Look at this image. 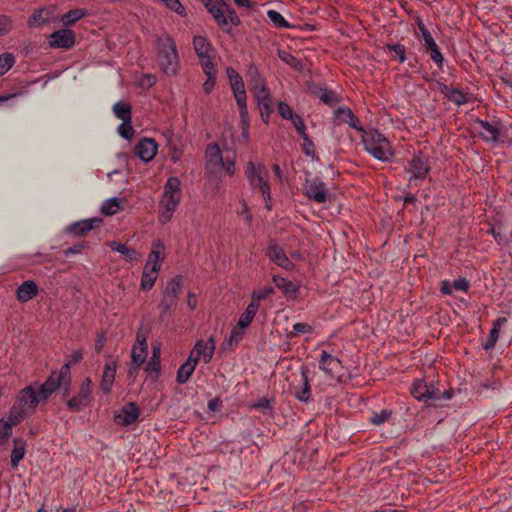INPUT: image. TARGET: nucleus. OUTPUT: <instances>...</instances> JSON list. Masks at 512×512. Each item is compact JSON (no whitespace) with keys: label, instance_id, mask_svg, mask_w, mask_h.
I'll return each instance as SVG.
<instances>
[{"label":"nucleus","instance_id":"obj_2","mask_svg":"<svg viewBox=\"0 0 512 512\" xmlns=\"http://www.w3.org/2000/svg\"><path fill=\"white\" fill-rule=\"evenodd\" d=\"M158 42L157 63L168 76L177 73L179 60L174 40L169 36L160 37Z\"/></svg>","mask_w":512,"mask_h":512},{"label":"nucleus","instance_id":"obj_64","mask_svg":"<svg viewBox=\"0 0 512 512\" xmlns=\"http://www.w3.org/2000/svg\"><path fill=\"white\" fill-rule=\"evenodd\" d=\"M303 139V152L307 156H314L315 154V146L313 141L307 136L302 137Z\"/></svg>","mask_w":512,"mask_h":512},{"label":"nucleus","instance_id":"obj_41","mask_svg":"<svg viewBox=\"0 0 512 512\" xmlns=\"http://www.w3.org/2000/svg\"><path fill=\"white\" fill-rule=\"evenodd\" d=\"M251 87L255 97L268 93L264 80L256 72L251 77Z\"/></svg>","mask_w":512,"mask_h":512},{"label":"nucleus","instance_id":"obj_57","mask_svg":"<svg viewBox=\"0 0 512 512\" xmlns=\"http://www.w3.org/2000/svg\"><path fill=\"white\" fill-rule=\"evenodd\" d=\"M274 292L272 287H264L258 291L252 293L251 302L259 303L260 300L265 299Z\"/></svg>","mask_w":512,"mask_h":512},{"label":"nucleus","instance_id":"obj_34","mask_svg":"<svg viewBox=\"0 0 512 512\" xmlns=\"http://www.w3.org/2000/svg\"><path fill=\"white\" fill-rule=\"evenodd\" d=\"M158 272L159 270L155 268L145 267L141 278V288L144 290L151 289L157 279Z\"/></svg>","mask_w":512,"mask_h":512},{"label":"nucleus","instance_id":"obj_63","mask_svg":"<svg viewBox=\"0 0 512 512\" xmlns=\"http://www.w3.org/2000/svg\"><path fill=\"white\" fill-rule=\"evenodd\" d=\"M148 331L140 328L136 335V344L134 346L143 347L147 349Z\"/></svg>","mask_w":512,"mask_h":512},{"label":"nucleus","instance_id":"obj_35","mask_svg":"<svg viewBox=\"0 0 512 512\" xmlns=\"http://www.w3.org/2000/svg\"><path fill=\"white\" fill-rule=\"evenodd\" d=\"M86 15H88L86 9H73L65 13L62 16L61 21L65 26H71Z\"/></svg>","mask_w":512,"mask_h":512},{"label":"nucleus","instance_id":"obj_3","mask_svg":"<svg viewBox=\"0 0 512 512\" xmlns=\"http://www.w3.org/2000/svg\"><path fill=\"white\" fill-rule=\"evenodd\" d=\"M71 388V374L69 364H64L59 371H53L47 380L40 386L38 395L40 399L47 400L57 389L62 390L63 395L69 394Z\"/></svg>","mask_w":512,"mask_h":512},{"label":"nucleus","instance_id":"obj_14","mask_svg":"<svg viewBox=\"0 0 512 512\" xmlns=\"http://www.w3.org/2000/svg\"><path fill=\"white\" fill-rule=\"evenodd\" d=\"M49 43L53 48L69 49L75 43V34L68 29L56 31L51 34Z\"/></svg>","mask_w":512,"mask_h":512},{"label":"nucleus","instance_id":"obj_20","mask_svg":"<svg viewBox=\"0 0 512 512\" xmlns=\"http://www.w3.org/2000/svg\"><path fill=\"white\" fill-rule=\"evenodd\" d=\"M116 370H117V363L115 360H111L110 362H107L104 366L100 386H101V389L105 393H109L111 391V388H112L114 380H115Z\"/></svg>","mask_w":512,"mask_h":512},{"label":"nucleus","instance_id":"obj_52","mask_svg":"<svg viewBox=\"0 0 512 512\" xmlns=\"http://www.w3.org/2000/svg\"><path fill=\"white\" fill-rule=\"evenodd\" d=\"M278 56L283 62L290 65L291 67L295 69L301 68L300 61L293 55L289 54L288 52L280 50L278 51Z\"/></svg>","mask_w":512,"mask_h":512},{"label":"nucleus","instance_id":"obj_36","mask_svg":"<svg viewBox=\"0 0 512 512\" xmlns=\"http://www.w3.org/2000/svg\"><path fill=\"white\" fill-rule=\"evenodd\" d=\"M182 279L175 277L169 280L165 286L163 294L172 297L178 301V296L181 292Z\"/></svg>","mask_w":512,"mask_h":512},{"label":"nucleus","instance_id":"obj_43","mask_svg":"<svg viewBox=\"0 0 512 512\" xmlns=\"http://www.w3.org/2000/svg\"><path fill=\"white\" fill-rule=\"evenodd\" d=\"M313 93L317 94L320 100L327 105H334L339 101L337 94L333 91L319 88L318 91H313Z\"/></svg>","mask_w":512,"mask_h":512},{"label":"nucleus","instance_id":"obj_37","mask_svg":"<svg viewBox=\"0 0 512 512\" xmlns=\"http://www.w3.org/2000/svg\"><path fill=\"white\" fill-rule=\"evenodd\" d=\"M177 302L178 301L176 299L163 294V297L159 303L160 320H165L166 315L169 314L176 307Z\"/></svg>","mask_w":512,"mask_h":512},{"label":"nucleus","instance_id":"obj_12","mask_svg":"<svg viewBox=\"0 0 512 512\" xmlns=\"http://www.w3.org/2000/svg\"><path fill=\"white\" fill-rule=\"evenodd\" d=\"M411 393L418 400H439L441 398L439 391L435 389L433 385H428L421 380H417L413 383Z\"/></svg>","mask_w":512,"mask_h":512},{"label":"nucleus","instance_id":"obj_59","mask_svg":"<svg viewBox=\"0 0 512 512\" xmlns=\"http://www.w3.org/2000/svg\"><path fill=\"white\" fill-rule=\"evenodd\" d=\"M311 330H312V327L310 325H308L307 323H296L293 325V331L290 332L289 336L294 337L299 334L310 333Z\"/></svg>","mask_w":512,"mask_h":512},{"label":"nucleus","instance_id":"obj_51","mask_svg":"<svg viewBox=\"0 0 512 512\" xmlns=\"http://www.w3.org/2000/svg\"><path fill=\"white\" fill-rule=\"evenodd\" d=\"M268 18L270 19V21L277 27H280V28H286V27H289L287 21L284 19V17L277 11L275 10H269L268 13Z\"/></svg>","mask_w":512,"mask_h":512},{"label":"nucleus","instance_id":"obj_15","mask_svg":"<svg viewBox=\"0 0 512 512\" xmlns=\"http://www.w3.org/2000/svg\"><path fill=\"white\" fill-rule=\"evenodd\" d=\"M102 223L103 221L101 218H90L81 220L71 224L68 227V232L74 234L75 236L83 237L94 228L100 227Z\"/></svg>","mask_w":512,"mask_h":512},{"label":"nucleus","instance_id":"obj_40","mask_svg":"<svg viewBox=\"0 0 512 512\" xmlns=\"http://www.w3.org/2000/svg\"><path fill=\"white\" fill-rule=\"evenodd\" d=\"M195 370V366L191 365V363L185 362L180 366V368L177 371V382L180 384L186 383L192 373Z\"/></svg>","mask_w":512,"mask_h":512},{"label":"nucleus","instance_id":"obj_24","mask_svg":"<svg viewBox=\"0 0 512 512\" xmlns=\"http://www.w3.org/2000/svg\"><path fill=\"white\" fill-rule=\"evenodd\" d=\"M307 369L301 370V385L294 387L295 397L302 402H307L311 397V388L308 379Z\"/></svg>","mask_w":512,"mask_h":512},{"label":"nucleus","instance_id":"obj_54","mask_svg":"<svg viewBox=\"0 0 512 512\" xmlns=\"http://www.w3.org/2000/svg\"><path fill=\"white\" fill-rule=\"evenodd\" d=\"M18 423H12L10 418L8 417V421L5 422L3 420L0 421V440L5 441L12 433V426L17 425Z\"/></svg>","mask_w":512,"mask_h":512},{"label":"nucleus","instance_id":"obj_9","mask_svg":"<svg viewBox=\"0 0 512 512\" xmlns=\"http://www.w3.org/2000/svg\"><path fill=\"white\" fill-rule=\"evenodd\" d=\"M304 194L320 204L325 203L328 199L327 188L318 178L306 180Z\"/></svg>","mask_w":512,"mask_h":512},{"label":"nucleus","instance_id":"obj_5","mask_svg":"<svg viewBox=\"0 0 512 512\" xmlns=\"http://www.w3.org/2000/svg\"><path fill=\"white\" fill-rule=\"evenodd\" d=\"M245 176L249 181V184L252 188H258L262 193V196L266 202V206L268 209H271V206L268 202L271 200L270 186L267 181L268 171L264 165L258 164L256 165L254 162L249 161L245 168Z\"/></svg>","mask_w":512,"mask_h":512},{"label":"nucleus","instance_id":"obj_48","mask_svg":"<svg viewBox=\"0 0 512 512\" xmlns=\"http://www.w3.org/2000/svg\"><path fill=\"white\" fill-rule=\"evenodd\" d=\"M118 132L123 138L130 140L135 133V130L132 126V119L122 121L121 125L118 128Z\"/></svg>","mask_w":512,"mask_h":512},{"label":"nucleus","instance_id":"obj_33","mask_svg":"<svg viewBox=\"0 0 512 512\" xmlns=\"http://www.w3.org/2000/svg\"><path fill=\"white\" fill-rule=\"evenodd\" d=\"M274 284L281 289L286 295H295L298 291V286H296L292 281L281 277V276H273Z\"/></svg>","mask_w":512,"mask_h":512},{"label":"nucleus","instance_id":"obj_45","mask_svg":"<svg viewBox=\"0 0 512 512\" xmlns=\"http://www.w3.org/2000/svg\"><path fill=\"white\" fill-rule=\"evenodd\" d=\"M15 63V57L11 53L0 54V76L8 72Z\"/></svg>","mask_w":512,"mask_h":512},{"label":"nucleus","instance_id":"obj_49","mask_svg":"<svg viewBox=\"0 0 512 512\" xmlns=\"http://www.w3.org/2000/svg\"><path fill=\"white\" fill-rule=\"evenodd\" d=\"M159 357H160V349L158 347H154L152 357L146 367L147 371L156 372V373L159 371V369H160Z\"/></svg>","mask_w":512,"mask_h":512},{"label":"nucleus","instance_id":"obj_53","mask_svg":"<svg viewBox=\"0 0 512 512\" xmlns=\"http://www.w3.org/2000/svg\"><path fill=\"white\" fill-rule=\"evenodd\" d=\"M392 415V410L384 409L379 413H374L371 417V422L374 425H381L388 421Z\"/></svg>","mask_w":512,"mask_h":512},{"label":"nucleus","instance_id":"obj_44","mask_svg":"<svg viewBox=\"0 0 512 512\" xmlns=\"http://www.w3.org/2000/svg\"><path fill=\"white\" fill-rule=\"evenodd\" d=\"M243 330L244 329H240L238 326L235 327L232 330L230 336L223 341V344H222L223 348L226 349L232 345H237L241 341V339L244 335Z\"/></svg>","mask_w":512,"mask_h":512},{"label":"nucleus","instance_id":"obj_18","mask_svg":"<svg viewBox=\"0 0 512 512\" xmlns=\"http://www.w3.org/2000/svg\"><path fill=\"white\" fill-rule=\"evenodd\" d=\"M206 167L210 171H215L224 165V159L220 148L216 144H210L206 149Z\"/></svg>","mask_w":512,"mask_h":512},{"label":"nucleus","instance_id":"obj_46","mask_svg":"<svg viewBox=\"0 0 512 512\" xmlns=\"http://www.w3.org/2000/svg\"><path fill=\"white\" fill-rule=\"evenodd\" d=\"M49 21L48 12L45 9L37 10L29 19V25L40 26Z\"/></svg>","mask_w":512,"mask_h":512},{"label":"nucleus","instance_id":"obj_28","mask_svg":"<svg viewBox=\"0 0 512 512\" xmlns=\"http://www.w3.org/2000/svg\"><path fill=\"white\" fill-rule=\"evenodd\" d=\"M14 447L11 452V465L13 468H17L19 462L24 458L26 451V443L24 440L16 438L13 441Z\"/></svg>","mask_w":512,"mask_h":512},{"label":"nucleus","instance_id":"obj_11","mask_svg":"<svg viewBox=\"0 0 512 512\" xmlns=\"http://www.w3.org/2000/svg\"><path fill=\"white\" fill-rule=\"evenodd\" d=\"M267 256L272 262L283 269L291 270L294 267L293 263L286 256L283 249L274 240H271L269 243Z\"/></svg>","mask_w":512,"mask_h":512},{"label":"nucleus","instance_id":"obj_1","mask_svg":"<svg viewBox=\"0 0 512 512\" xmlns=\"http://www.w3.org/2000/svg\"><path fill=\"white\" fill-rule=\"evenodd\" d=\"M181 200L180 182L177 178L171 177L167 180L163 196L160 202L159 221L167 223L171 220Z\"/></svg>","mask_w":512,"mask_h":512},{"label":"nucleus","instance_id":"obj_56","mask_svg":"<svg viewBox=\"0 0 512 512\" xmlns=\"http://www.w3.org/2000/svg\"><path fill=\"white\" fill-rule=\"evenodd\" d=\"M418 30L424 40L425 46L434 44L435 40L433 39L431 33L426 28L425 24L422 22V20L418 21Z\"/></svg>","mask_w":512,"mask_h":512},{"label":"nucleus","instance_id":"obj_22","mask_svg":"<svg viewBox=\"0 0 512 512\" xmlns=\"http://www.w3.org/2000/svg\"><path fill=\"white\" fill-rule=\"evenodd\" d=\"M138 416L139 411L137 406L134 403H130L116 414L115 420L118 424L130 425L137 420Z\"/></svg>","mask_w":512,"mask_h":512},{"label":"nucleus","instance_id":"obj_6","mask_svg":"<svg viewBox=\"0 0 512 512\" xmlns=\"http://www.w3.org/2000/svg\"><path fill=\"white\" fill-rule=\"evenodd\" d=\"M362 142L365 150L378 160L386 161L393 154L389 141L377 131L365 132Z\"/></svg>","mask_w":512,"mask_h":512},{"label":"nucleus","instance_id":"obj_47","mask_svg":"<svg viewBox=\"0 0 512 512\" xmlns=\"http://www.w3.org/2000/svg\"><path fill=\"white\" fill-rule=\"evenodd\" d=\"M93 389V383L90 378H86L79 389V392L77 393V396H79L82 400L89 402L91 393Z\"/></svg>","mask_w":512,"mask_h":512},{"label":"nucleus","instance_id":"obj_27","mask_svg":"<svg viewBox=\"0 0 512 512\" xmlns=\"http://www.w3.org/2000/svg\"><path fill=\"white\" fill-rule=\"evenodd\" d=\"M258 309L259 303L250 302L238 320V327L240 329H246L253 321V318L256 315Z\"/></svg>","mask_w":512,"mask_h":512},{"label":"nucleus","instance_id":"obj_39","mask_svg":"<svg viewBox=\"0 0 512 512\" xmlns=\"http://www.w3.org/2000/svg\"><path fill=\"white\" fill-rule=\"evenodd\" d=\"M113 112L115 114V116L118 118V119H121L122 121H125V120H131L132 119V116H131V107L129 104L127 103H124V102H117L114 106H113Z\"/></svg>","mask_w":512,"mask_h":512},{"label":"nucleus","instance_id":"obj_61","mask_svg":"<svg viewBox=\"0 0 512 512\" xmlns=\"http://www.w3.org/2000/svg\"><path fill=\"white\" fill-rule=\"evenodd\" d=\"M291 121L301 137L307 136L305 123H304L302 117H300L298 114H296Z\"/></svg>","mask_w":512,"mask_h":512},{"label":"nucleus","instance_id":"obj_31","mask_svg":"<svg viewBox=\"0 0 512 512\" xmlns=\"http://www.w3.org/2000/svg\"><path fill=\"white\" fill-rule=\"evenodd\" d=\"M146 356H147L146 348L133 346L132 351H131L133 367H131L129 369L130 374L134 373L137 370V368L145 362Z\"/></svg>","mask_w":512,"mask_h":512},{"label":"nucleus","instance_id":"obj_62","mask_svg":"<svg viewBox=\"0 0 512 512\" xmlns=\"http://www.w3.org/2000/svg\"><path fill=\"white\" fill-rule=\"evenodd\" d=\"M11 28V19L6 15H0V36L7 34Z\"/></svg>","mask_w":512,"mask_h":512},{"label":"nucleus","instance_id":"obj_30","mask_svg":"<svg viewBox=\"0 0 512 512\" xmlns=\"http://www.w3.org/2000/svg\"><path fill=\"white\" fill-rule=\"evenodd\" d=\"M480 134L486 141L495 142L499 137V130L487 121H479Z\"/></svg>","mask_w":512,"mask_h":512},{"label":"nucleus","instance_id":"obj_19","mask_svg":"<svg viewBox=\"0 0 512 512\" xmlns=\"http://www.w3.org/2000/svg\"><path fill=\"white\" fill-rule=\"evenodd\" d=\"M407 171L411 174L410 181L412 179H424L429 171V167L422 156H415L410 161Z\"/></svg>","mask_w":512,"mask_h":512},{"label":"nucleus","instance_id":"obj_25","mask_svg":"<svg viewBox=\"0 0 512 512\" xmlns=\"http://www.w3.org/2000/svg\"><path fill=\"white\" fill-rule=\"evenodd\" d=\"M335 116L342 122L348 123L352 128L362 131V127L359 126L358 118L353 114L350 108L341 107L335 111Z\"/></svg>","mask_w":512,"mask_h":512},{"label":"nucleus","instance_id":"obj_29","mask_svg":"<svg viewBox=\"0 0 512 512\" xmlns=\"http://www.w3.org/2000/svg\"><path fill=\"white\" fill-rule=\"evenodd\" d=\"M506 321H507V319L505 317H500L494 322V325L490 331L489 337H488L487 341L483 344V348L485 350L492 349L495 346V344L498 340V337H499L500 328L504 323H506Z\"/></svg>","mask_w":512,"mask_h":512},{"label":"nucleus","instance_id":"obj_8","mask_svg":"<svg viewBox=\"0 0 512 512\" xmlns=\"http://www.w3.org/2000/svg\"><path fill=\"white\" fill-rule=\"evenodd\" d=\"M209 12L214 20L221 26H225L228 23L233 25L239 24V18L236 13L220 0L217 1L215 6H209Z\"/></svg>","mask_w":512,"mask_h":512},{"label":"nucleus","instance_id":"obj_13","mask_svg":"<svg viewBox=\"0 0 512 512\" xmlns=\"http://www.w3.org/2000/svg\"><path fill=\"white\" fill-rule=\"evenodd\" d=\"M319 368L330 377H336L342 371V364L337 357L322 351Z\"/></svg>","mask_w":512,"mask_h":512},{"label":"nucleus","instance_id":"obj_10","mask_svg":"<svg viewBox=\"0 0 512 512\" xmlns=\"http://www.w3.org/2000/svg\"><path fill=\"white\" fill-rule=\"evenodd\" d=\"M229 81L233 90L234 97L240 109L241 119L245 121L246 116H248V110L246 105V92L242 77L240 75L234 76V78Z\"/></svg>","mask_w":512,"mask_h":512},{"label":"nucleus","instance_id":"obj_55","mask_svg":"<svg viewBox=\"0 0 512 512\" xmlns=\"http://www.w3.org/2000/svg\"><path fill=\"white\" fill-rule=\"evenodd\" d=\"M425 47H426L427 52H429L432 60L436 64L441 65L443 63L444 58H443V55L441 54L436 42H434V44L427 45Z\"/></svg>","mask_w":512,"mask_h":512},{"label":"nucleus","instance_id":"obj_26","mask_svg":"<svg viewBox=\"0 0 512 512\" xmlns=\"http://www.w3.org/2000/svg\"><path fill=\"white\" fill-rule=\"evenodd\" d=\"M109 247L112 250L119 252L126 261L134 262L138 261L140 258V255L136 250L128 248L126 245L116 241L110 242Z\"/></svg>","mask_w":512,"mask_h":512},{"label":"nucleus","instance_id":"obj_23","mask_svg":"<svg viewBox=\"0 0 512 512\" xmlns=\"http://www.w3.org/2000/svg\"><path fill=\"white\" fill-rule=\"evenodd\" d=\"M38 293V285L36 282L32 280L24 281L18 288H17V299L20 302H28L32 298H34Z\"/></svg>","mask_w":512,"mask_h":512},{"label":"nucleus","instance_id":"obj_38","mask_svg":"<svg viewBox=\"0 0 512 512\" xmlns=\"http://www.w3.org/2000/svg\"><path fill=\"white\" fill-rule=\"evenodd\" d=\"M258 101V106L261 112L262 118L267 121L270 113L272 112V102L269 92L261 96L255 97Z\"/></svg>","mask_w":512,"mask_h":512},{"label":"nucleus","instance_id":"obj_32","mask_svg":"<svg viewBox=\"0 0 512 512\" xmlns=\"http://www.w3.org/2000/svg\"><path fill=\"white\" fill-rule=\"evenodd\" d=\"M122 207V200L118 197H113L102 204L101 213L106 216H112L118 213Z\"/></svg>","mask_w":512,"mask_h":512},{"label":"nucleus","instance_id":"obj_50","mask_svg":"<svg viewBox=\"0 0 512 512\" xmlns=\"http://www.w3.org/2000/svg\"><path fill=\"white\" fill-rule=\"evenodd\" d=\"M447 98L450 101H452L453 103H455L456 105H462L467 102L466 95L462 91L454 89V88L450 89V91L447 95Z\"/></svg>","mask_w":512,"mask_h":512},{"label":"nucleus","instance_id":"obj_60","mask_svg":"<svg viewBox=\"0 0 512 512\" xmlns=\"http://www.w3.org/2000/svg\"><path fill=\"white\" fill-rule=\"evenodd\" d=\"M88 403L84 400H82L79 396H74L72 399H70L67 402V406L70 410L73 411H80L84 406H86Z\"/></svg>","mask_w":512,"mask_h":512},{"label":"nucleus","instance_id":"obj_16","mask_svg":"<svg viewBox=\"0 0 512 512\" xmlns=\"http://www.w3.org/2000/svg\"><path fill=\"white\" fill-rule=\"evenodd\" d=\"M137 155L144 162L151 161L157 153V143L150 138H143L136 146Z\"/></svg>","mask_w":512,"mask_h":512},{"label":"nucleus","instance_id":"obj_21","mask_svg":"<svg viewBox=\"0 0 512 512\" xmlns=\"http://www.w3.org/2000/svg\"><path fill=\"white\" fill-rule=\"evenodd\" d=\"M215 343L216 341L214 337L210 336L207 342H204L203 340H198L194 345L197 355H200L206 364L211 361L214 355Z\"/></svg>","mask_w":512,"mask_h":512},{"label":"nucleus","instance_id":"obj_4","mask_svg":"<svg viewBox=\"0 0 512 512\" xmlns=\"http://www.w3.org/2000/svg\"><path fill=\"white\" fill-rule=\"evenodd\" d=\"M40 401L42 399H40L39 395H36L33 387L28 386L22 389L19 392L17 404L9 412V418L12 423H19L26 415L33 413Z\"/></svg>","mask_w":512,"mask_h":512},{"label":"nucleus","instance_id":"obj_17","mask_svg":"<svg viewBox=\"0 0 512 512\" xmlns=\"http://www.w3.org/2000/svg\"><path fill=\"white\" fill-rule=\"evenodd\" d=\"M165 246L160 240H156L152 243V251L148 256L147 263L145 267L155 268L156 270H160L161 262L165 257Z\"/></svg>","mask_w":512,"mask_h":512},{"label":"nucleus","instance_id":"obj_58","mask_svg":"<svg viewBox=\"0 0 512 512\" xmlns=\"http://www.w3.org/2000/svg\"><path fill=\"white\" fill-rule=\"evenodd\" d=\"M278 112L281 115L282 118L287 120H292L293 117L296 115L293 110L290 108L288 104L285 102H279L278 103Z\"/></svg>","mask_w":512,"mask_h":512},{"label":"nucleus","instance_id":"obj_42","mask_svg":"<svg viewBox=\"0 0 512 512\" xmlns=\"http://www.w3.org/2000/svg\"><path fill=\"white\" fill-rule=\"evenodd\" d=\"M205 75L207 76V80L203 84V90L205 93H210L214 87L215 79L217 75V70L215 66H209V68H202Z\"/></svg>","mask_w":512,"mask_h":512},{"label":"nucleus","instance_id":"obj_7","mask_svg":"<svg viewBox=\"0 0 512 512\" xmlns=\"http://www.w3.org/2000/svg\"><path fill=\"white\" fill-rule=\"evenodd\" d=\"M193 46L197 54L202 68H209L214 65L216 51L210 42L203 36H195L193 38Z\"/></svg>","mask_w":512,"mask_h":512}]
</instances>
